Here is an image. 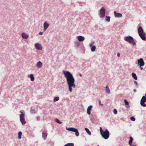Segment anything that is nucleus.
<instances>
[{
  "label": "nucleus",
  "mask_w": 146,
  "mask_h": 146,
  "mask_svg": "<svg viewBox=\"0 0 146 146\" xmlns=\"http://www.w3.org/2000/svg\"><path fill=\"white\" fill-rule=\"evenodd\" d=\"M34 46L35 48L38 50L41 51L43 49L42 46L39 43L37 42L35 43Z\"/></svg>",
  "instance_id": "8"
},
{
  "label": "nucleus",
  "mask_w": 146,
  "mask_h": 146,
  "mask_svg": "<svg viewBox=\"0 0 146 146\" xmlns=\"http://www.w3.org/2000/svg\"><path fill=\"white\" fill-rule=\"evenodd\" d=\"M95 43V42H94L93 41L91 43H90L89 44V46L90 47H91L93 46V45Z\"/></svg>",
  "instance_id": "32"
},
{
  "label": "nucleus",
  "mask_w": 146,
  "mask_h": 146,
  "mask_svg": "<svg viewBox=\"0 0 146 146\" xmlns=\"http://www.w3.org/2000/svg\"><path fill=\"white\" fill-rule=\"evenodd\" d=\"M36 65L38 68L41 69L43 66V64L40 61H38L36 62Z\"/></svg>",
  "instance_id": "13"
},
{
  "label": "nucleus",
  "mask_w": 146,
  "mask_h": 146,
  "mask_svg": "<svg viewBox=\"0 0 146 146\" xmlns=\"http://www.w3.org/2000/svg\"><path fill=\"white\" fill-rule=\"evenodd\" d=\"M117 55L118 57H119L120 56V54L119 53H117Z\"/></svg>",
  "instance_id": "38"
},
{
  "label": "nucleus",
  "mask_w": 146,
  "mask_h": 146,
  "mask_svg": "<svg viewBox=\"0 0 146 146\" xmlns=\"http://www.w3.org/2000/svg\"><path fill=\"white\" fill-rule=\"evenodd\" d=\"M140 68L141 70H142L143 69V68L141 67H140Z\"/></svg>",
  "instance_id": "41"
},
{
  "label": "nucleus",
  "mask_w": 146,
  "mask_h": 146,
  "mask_svg": "<svg viewBox=\"0 0 146 146\" xmlns=\"http://www.w3.org/2000/svg\"><path fill=\"white\" fill-rule=\"evenodd\" d=\"M30 112L31 114H35L36 111L35 110H30Z\"/></svg>",
  "instance_id": "31"
},
{
  "label": "nucleus",
  "mask_w": 146,
  "mask_h": 146,
  "mask_svg": "<svg viewBox=\"0 0 146 146\" xmlns=\"http://www.w3.org/2000/svg\"><path fill=\"white\" fill-rule=\"evenodd\" d=\"M40 119V117H38L37 118V120H39Z\"/></svg>",
  "instance_id": "40"
},
{
  "label": "nucleus",
  "mask_w": 146,
  "mask_h": 146,
  "mask_svg": "<svg viewBox=\"0 0 146 146\" xmlns=\"http://www.w3.org/2000/svg\"><path fill=\"white\" fill-rule=\"evenodd\" d=\"M106 10L105 8L104 7H102L99 10V17L101 18L104 17L106 15Z\"/></svg>",
  "instance_id": "6"
},
{
  "label": "nucleus",
  "mask_w": 146,
  "mask_h": 146,
  "mask_svg": "<svg viewBox=\"0 0 146 146\" xmlns=\"http://www.w3.org/2000/svg\"><path fill=\"white\" fill-rule=\"evenodd\" d=\"M93 108L92 105L89 106L87 108V113L88 115H90L91 114V112Z\"/></svg>",
  "instance_id": "15"
},
{
  "label": "nucleus",
  "mask_w": 146,
  "mask_h": 146,
  "mask_svg": "<svg viewBox=\"0 0 146 146\" xmlns=\"http://www.w3.org/2000/svg\"><path fill=\"white\" fill-rule=\"evenodd\" d=\"M22 134V133L21 131H19L18 133V138L19 139H21V135Z\"/></svg>",
  "instance_id": "28"
},
{
  "label": "nucleus",
  "mask_w": 146,
  "mask_h": 146,
  "mask_svg": "<svg viewBox=\"0 0 146 146\" xmlns=\"http://www.w3.org/2000/svg\"><path fill=\"white\" fill-rule=\"evenodd\" d=\"M131 75H132V77L135 80H137V76H136V75L135 73L133 72L131 74Z\"/></svg>",
  "instance_id": "24"
},
{
  "label": "nucleus",
  "mask_w": 146,
  "mask_h": 146,
  "mask_svg": "<svg viewBox=\"0 0 146 146\" xmlns=\"http://www.w3.org/2000/svg\"><path fill=\"white\" fill-rule=\"evenodd\" d=\"M43 32H40L39 33V34L40 35H42L43 34Z\"/></svg>",
  "instance_id": "36"
},
{
  "label": "nucleus",
  "mask_w": 146,
  "mask_h": 146,
  "mask_svg": "<svg viewBox=\"0 0 146 146\" xmlns=\"http://www.w3.org/2000/svg\"><path fill=\"white\" fill-rule=\"evenodd\" d=\"M21 37L23 39H27L29 37V35L26 33L23 32L21 33Z\"/></svg>",
  "instance_id": "11"
},
{
  "label": "nucleus",
  "mask_w": 146,
  "mask_h": 146,
  "mask_svg": "<svg viewBox=\"0 0 146 146\" xmlns=\"http://www.w3.org/2000/svg\"><path fill=\"white\" fill-rule=\"evenodd\" d=\"M20 113H21L19 116L20 121L22 125L25 124L26 123L25 121V113L23 110L20 111Z\"/></svg>",
  "instance_id": "5"
},
{
  "label": "nucleus",
  "mask_w": 146,
  "mask_h": 146,
  "mask_svg": "<svg viewBox=\"0 0 146 146\" xmlns=\"http://www.w3.org/2000/svg\"><path fill=\"white\" fill-rule=\"evenodd\" d=\"M134 83L135 85L137 86L138 85V83L136 81H135L134 82Z\"/></svg>",
  "instance_id": "35"
},
{
  "label": "nucleus",
  "mask_w": 146,
  "mask_h": 146,
  "mask_svg": "<svg viewBox=\"0 0 146 146\" xmlns=\"http://www.w3.org/2000/svg\"><path fill=\"white\" fill-rule=\"evenodd\" d=\"M124 40L130 44H132L133 46L136 45V43L133 38L131 36H125L124 38Z\"/></svg>",
  "instance_id": "4"
},
{
  "label": "nucleus",
  "mask_w": 146,
  "mask_h": 146,
  "mask_svg": "<svg viewBox=\"0 0 146 146\" xmlns=\"http://www.w3.org/2000/svg\"><path fill=\"white\" fill-rule=\"evenodd\" d=\"M48 134L46 132H43L42 134V137L44 140H45L47 137Z\"/></svg>",
  "instance_id": "20"
},
{
  "label": "nucleus",
  "mask_w": 146,
  "mask_h": 146,
  "mask_svg": "<svg viewBox=\"0 0 146 146\" xmlns=\"http://www.w3.org/2000/svg\"><path fill=\"white\" fill-rule=\"evenodd\" d=\"M59 100V98L58 96H56L54 97L53 99V101L54 102H55L57 101H58Z\"/></svg>",
  "instance_id": "27"
},
{
  "label": "nucleus",
  "mask_w": 146,
  "mask_h": 146,
  "mask_svg": "<svg viewBox=\"0 0 146 146\" xmlns=\"http://www.w3.org/2000/svg\"><path fill=\"white\" fill-rule=\"evenodd\" d=\"M85 130L86 131V132L89 135H91V132L88 128H85Z\"/></svg>",
  "instance_id": "25"
},
{
  "label": "nucleus",
  "mask_w": 146,
  "mask_h": 146,
  "mask_svg": "<svg viewBox=\"0 0 146 146\" xmlns=\"http://www.w3.org/2000/svg\"><path fill=\"white\" fill-rule=\"evenodd\" d=\"M130 119L133 121H134L135 119L133 117H130Z\"/></svg>",
  "instance_id": "33"
},
{
  "label": "nucleus",
  "mask_w": 146,
  "mask_h": 146,
  "mask_svg": "<svg viewBox=\"0 0 146 146\" xmlns=\"http://www.w3.org/2000/svg\"><path fill=\"white\" fill-rule=\"evenodd\" d=\"M114 17L116 18H120L122 17V15L121 13H117L116 11H114Z\"/></svg>",
  "instance_id": "17"
},
{
  "label": "nucleus",
  "mask_w": 146,
  "mask_h": 146,
  "mask_svg": "<svg viewBox=\"0 0 146 146\" xmlns=\"http://www.w3.org/2000/svg\"><path fill=\"white\" fill-rule=\"evenodd\" d=\"M138 32L141 39L144 41L146 39V34L141 26H139L138 28Z\"/></svg>",
  "instance_id": "3"
},
{
  "label": "nucleus",
  "mask_w": 146,
  "mask_h": 146,
  "mask_svg": "<svg viewBox=\"0 0 146 146\" xmlns=\"http://www.w3.org/2000/svg\"><path fill=\"white\" fill-rule=\"evenodd\" d=\"M74 144L73 143H69L66 144L64 146H74Z\"/></svg>",
  "instance_id": "26"
},
{
  "label": "nucleus",
  "mask_w": 146,
  "mask_h": 146,
  "mask_svg": "<svg viewBox=\"0 0 146 146\" xmlns=\"http://www.w3.org/2000/svg\"><path fill=\"white\" fill-rule=\"evenodd\" d=\"M124 101L125 108L127 109L129 108L130 106L129 102L126 99H124Z\"/></svg>",
  "instance_id": "19"
},
{
  "label": "nucleus",
  "mask_w": 146,
  "mask_h": 146,
  "mask_svg": "<svg viewBox=\"0 0 146 146\" xmlns=\"http://www.w3.org/2000/svg\"><path fill=\"white\" fill-rule=\"evenodd\" d=\"M76 38L78 40V42H83L85 40L84 37L82 36H78L76 37Z\"/></svg>",
  "instance_id": "14"
},
{
  "label": "nucleus",
  "mask_w": 146,
  "mask_h": 146,
  "mask_svg": "<svg viewBox=\"0 0 146 146\" xmlns=\"http://www.w3.org/2000/svg\"><path fill=\"white\" fill-rule=\"evenodd\" d=\"M113 113L115 115L117 113V111L116 109H114L113 111Z\"/></svg>",
  "instance_id": "34"
},
{
  "label": "nucleus",
  "mask_w": 146,
  "mask_h": 146,
  "mask_svg": "<svg viewBox=\"0 0 146 146\" xmlns=\"http://www.w3.org/2000/svg\"><path fill=\"white\" fill-rule=\"evenodd\" d=\"M66 129L68 131H72L75 133V135L76 137H78L79 135L78 130L74 127H66Z\"/></svg>",
  "instance_id": "7"
},
{
  "label": "nucleus",
  "mask_w": 146,
  "mask_h": 146,
  "mask_svg": "<svg viewBox=\"0 0 146 146\" xmlns=\"http://www.w3.org/2000/svg\"><path fill=\"white\" fill-rule=\"evenodd\" d=\"M146 102V98L145 96H143L142 97L140 101V104L141 106L143 107H146V105L144 103Z\"/></svg>",
  "instance_id": "10"
},
{
  "label": "nucleus",
  "mask_w": 146,
  "mask_h": 146,
  "mask_svg": "<svg viewBox=\"0 0 146 146\" xmlns=\"http://www.w3.org/2000/svg\"><path fill=\"white\" fill-rule=\"evenodd\" d=\"M49 25V24L47 21H46L44 22L43 24L44 31H45L48 29Z\"/></svg>",
  "instance_id": "12"
},
{
  "label": "nucleus",
  "mask_w": 146,
  "mask_h": 146,
  "mask_svg": "<svg viewBox=\"0 0 146 146\" xmlns=\"http://www.w3.org/2000/svg\"><path fill=\"white\" fill-rule=\"evenodd\" d=\"M96 49V47L95 46H92L91 49V51L92 52H94Z\"/></svg>",
  "instance_id": "29"
},
{
  "label": "nucleus",
  "mask_w": 146,
  "mask_h": 146,
  "mask_svg": "<svg viewBox=\"0 0 146 146\" xmlns=\"http://www.w3.org/2000/svg\"><path fill=\"white\" fill-rule=\"evenodd\" d=\"M100 133L102 137L105 139L108 138L110 136V133L108 130L106 129L105 131H103L101 127L100 128Z\"/></svg>",
  "instance_id": "2"
},
{
  "label": "nucleus",
  "mask_w": 146,
  "mask_h": 146,
  "mask_svg": "<svg viewBox=\"0 0 146 146\" xmlns=\"http://www.w3.org/2000/svg\"><path fill=\"white\" fill-rule=\"evenodd\" d=\"M137 63H136L137 66L139 67H142L145 65V62L142 58H140L137 60Z\"/></svg>",
  "instance_id": "9"
},
{
  "label": "nucleus",
  "mask_w": 146,
  "mask_h": 146,
  "mask_svg": "<svg viewBox=\"0 0 146 146\" xmlns=\"http://www.w3.org/2000/svg\"><path fill=\"white\" fill-rule=\"evenodd\" d=\"M75 46L76 48H78L80 46V43L78 41H75L74 42Z\"/></svg>",
  "instance_id": "21"
},
{
  "label": "nucleus",
  "mask_w": 146,
  "mask_h": 146,
  "mask_svg": "<svg viewBox=\"0 0 146 146\" xmlns=\"http://www.w3.org/2000/svg\"><path fill=\"white\" fill-rule=\"evenodd\" d=\"M99 103L100 105L103 106V104H102L101 103V102L100 101H99Z\"/></svg>",
  "instance_id": "37"
},
{
  "label": "nucleus",
  "mask_w": 146,
  "mask_h": 146,
  "mask_svg": "<svg viewBox=\"0 0 146 146\" xmlns=\"http://www.w3.org/2000/svg\"><path fill=\"white\" fill-rule=\"evenodd\" d=\"M28 77L30 78L31 80L32 81H33L35 80L34 75L32 74H28L27 75Z\"/></svg>",
  "instance_id": "18"
},
{
  "label": "nucleus",
  "mask_w": 146,
  "mask_h": 146,
  "mask_svg": "<svg viewBox=\"0 0 146 146\" xmlns=\"http://www.w3.org/2000/svg\"><path fill=\"white\" fill-rule=\"evenodd\" d=\"M110 16H106L105 17V20L108 22H109L110 21Z\"/></svg>",
  "instance_id": "23"
},
{
  "label": "nucleus",
  "mask_w": 146,
  "mask_h": 146,
  "mask_svg": "<svg viewBox=\"0 0 146 146\" xmlns=\"http://www.w3.org/2000/svg\"><path fill=\"white\" fill-rule=\"evenodd\" d=\"M133 91L134 92H136V89H134L133 90Z\"/></svg>",
  "instance_id": "39"
},
{
  "label": "nucleus",
  "mask_w": 146,
  "mask_h": 146,
  "mask_svg": "<svg viewBox=\"0 0 146 146\" xmlns=\"http://www.w3.org/2000/svg\"><path fill=\"white\" fill-rule=\"evenodd\" d=\"M80 76H82V75L81 74H79Z\"/></svg>",
  "instance_id": "42"
},
{
  "label": "nucleus",
  "mask_w": 146,
  "mask_h": 146,
  "mask_svg": "<svg viewBox=\"0 0 146 146\" xmlns=\"http://www.w3.org/2000/svg\"><path fill=\"white\" fill-rule=\"evenodd\" d=\"M63 74L66 78L68 90L69 92H72V88H75L76 87V85L74 84V78L72 74L68 71H63Z\"/></svg>",
  "instance_id": "1"
},
{
  "label": "nucleus",
  "mask_w": 146,
  "mask_h": 146,
  "mask_svg": "<svg viewBox=\"0 0 146 146\" xmlns=\"http://www.w3.org/2000/svg\"><path fill=\"white\" fill-rule=\"evenodd\" d=\"M129 138L130 139L128 143L129 145L130 146H135L134 145H132V142L133 140V138L131 137H130Z\"/></svg>",
  "instance_id": "22"
},
{
  "label": "nucleus",
  "mask_w": 146,
  "mask_h": 146,
  "mask_svg": "<svg viewBox=\"0 0 146 146\" xmlns=\"http://www.w3.org/2000/svg\"><path fill=\"white\" fill-rule=\"evenodd\" d=\"M104 90L106 94H111L110 90L108 86L107 85L105 88Z\"/></svg>",
  "instance_id": "16"
},
{
  "label": "nucleus",
  "mask_w": 146,
  "mask_h": 146,
  "mask_svg": "<svg viewBox=\"0 0 146 146\" xmlns=\"http://www.w3.org/2000/svg\"><path fill=\"white\" fill-rule=\"evenodd\" d=\"M55 121L57 123L60 124H61L62 122L57 118H56L55 119Z\"/></svg>",
  "instance_id": "30"
}]
</instances>
